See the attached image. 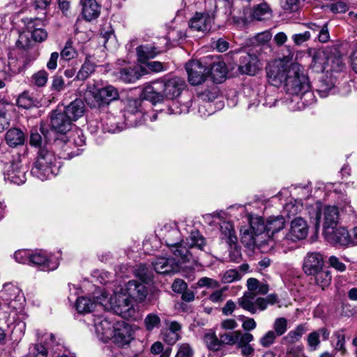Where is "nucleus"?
Instances as JSON below:
<instances>
[{"instance_id": "obj_1", "label": "nucleus", "mask_w": 357, "mask_h": 357, "mask_svg": "<svg viewBox=\"0 0 357 357\" xmlns=\"http://www.w3.org/2000/svg\"><path fill=\"white\" fill-rule=\"evenodd\" d=\"M188 248H181L171 251L172 257H158L152 262L155 272L160 274H169L179 272L186 263H196L199 255L195 250L204 251L206 241L203 235L197 230L192 231L189 236Z\"/></svg>"}, {"instance_id": "obj_2", "label": "nucleus", "mask_w": 357, "mask_h": 357, "mask_svg": "<svg viewBox=\"0 0 357 357\" xmlns=\"http://www.w3.org/2000/svg\"><path fill=\"white\" fill-rule=\"evenodd\" d=\"M286 93L298 96V108L304 109L315 101L307 76L304 73L303 67L296 63H290L289 73L284 83Z\"/></svg>"}, {"instance_id": "obj_3", "label": "nucleus", "mask_w": 357, "mask_h": 357, "mask_svg": "<svg viewBox=\"0 0 357 357\" xmlns=\"http://www.w3.org/2000/svg\"><path fill=\"white\" fill-rule=\"evenodd\" d=\"M185 86L183 79L173 76L155 80L146 85L143 90L144 98L153 104L160 102L166 98L174 100L178 97Z\"/></svg>"}, {"instance_id": "obj_4", "label": "nucleus", "mask_w": 357, "mask_h": 357, "mask_svg": "<svg viewBox=\"0 0 357 357\" xmlns=\"http://www.w3.org/2000/svg\"><path fill=\"white\" fill-rule=\"evenodd\" d=\"M61 167L54 153L45 145L38 150V155L31 169L33 176L44 181L56 176Z\"/></svg>"}, {"instance_id": "obj_5", "label": "nucleus", "mask_w": 357, "mask_h": 357, "mask_svg": "<svg viewBox=\"0 0 357 357\" xmlns=\"http://www.w3.org/2000/svg\"><path fill=\"white\" fill-rule=\"evenodd\" d=\"M102 301H100V304L103 308L112 310L115 314L126 319L135 316V310L132 300L126 290L121 289V291L114 292L109 299L106 293H102Z\"/></svg>"}, {"instance_id": "obj_6", "label": "nucleus", "mask_w": 357, "mask_h": 357, "mask_svg": "<svg viewBox=\"0 0 357 357\" xmlns=\"http://www.w3.org/2000/svg\"><path fill=\"white\" fill-rule=\"evenodd\" d=\"M118 90L112 85L98 89L94 84H88L84 99L91 108H100L119 98Z\"/></svg>"}, {"instance_id": "obj_7", "label": "nucleus", "mask_w": 357, "mask_h": 357, "mask_svg": "<svg viewBox=\"0 0 357 357\" xmlns=\"http://www.w3.org/2000/svg\"><path fill=\"white\" fill-rule=\"evenodd\" d=\"M265 227L261 217L249 218V226L241 229L242 243L247 248L253 249L255 246L265 241Z\"/></svg>"}, {"instance_id": "obj_8", "label": "nucleus", "mask_w": 357, "mask_h": 357, "mask_svg": "<svg viewBox=\"0 0 357 357\" xmlns=\"http://www.w3.org/2000/svg\"><path fill=\"white\" fill-rule=\"evenodd\" d=\"M243 3H237L243 6V10L239 15L233 16V20L237 24L247 26L254 22L265 21L272 17V10L266 3L255 5L252 8H248Z\"/></svg>"}, {"instance_id": "obj_9", "label": "nucleus", "mask_w": 357, "mask_h": 357, "mask_svg": "<svg viewBox=\"0 0 357 357\" xmlns=\"http://www.w3.org/2000/svg\"><path fill=\"white\" fill-rule=\"evenodd\" d=\"M309 214L311 219L314 220L316 229L319 226L322 218L324 230L335 228L339 219V210L337 206H323L320 202L316 203L315 207L309 211Z\"/></svg>"}, {"instance_id": "obj_10", "label": "nucleus", "mask_w": 357, "mask_h": 357, "mask_svg": "<svg viewBox=\"0 0 357 357\" xmlns=\"http://www.w3.org/2000/svg\"><path fill=\"white\" fill-rule=\"evenodd\" d=\"M290 60L289 56H284L268 64L266 70L268 82L271 85L278 87L284 83L290 68Z\"/></svg>"}, {"instance_id": "obj_11", "label": "nucleus", "mask_w": 357, "mask_h": 357, "mask_svg": "<svg viewBox=\"0 0 357 357\" xmlns=\"http://www.w3.org/2000/svg\"><path fill=\"white\" fill-rule=\"evenodd\" d=\"M185 69L188 76V82L194 86L204 83L209 75V66L204 61H190L186 63Z\"/></svg>"}, {"instance_id": "obj_12", "label": "nucleus", "mask_w": 357, "mask_h": 357, "mask_svg": "<svg viewBox=\"0 0 357 357\" xmlns=\"http://www.w3.org/2000/svg\"><path fill=\"white\" fill-rule=\"evenodd\" d=\"M335 62L336 66H332L329 69L334 71H340L344 67V64L340 58H328L324 51L317 50L314 51L312 56L311 67L313 70L317 73L324 72L327 70V67L329 65V62Z\"/></svg>"}, {"instance_id": "obj_13", "label": "nucleus", "mask_w": 357, "mask_h": 357, "mask_svg": "<svg viewBox=\"0 0 357 357\" xmlns=\"http://www.w3.org/2000/svg\"><path fill=\"white\" fill-rule=\"evenodd\" d=\"M260 282L254 278H250L247 280L248 291L245 292L243 296L238 299V303L243 310L250 312L251 314L257 312V307L255 304L256 292L258 289Z\"/></svg>"}, {"instance_id": "obj_14", "label": "nucleus", "mask_w": 357, "mask_h": 357, "mask_svg": "<svg viewBox=\"0 0 357 357\" xmlns=\"http://www.w3.org/2000/svg\"><path fill=\"white\" fill-rule=\"evenodd\" d=\"M116 322L109 315L95 316L93 323L96 332L103 342H107L114 336Z\"/></svg>"}, {"instance_id": "obj_15", "label": "nucleus", "mask_w": 357, "mask_h": 357, "mask_svg": "<svg viewBox=\"0 0 357 357\" xmlns=\"http://www.w3.org/2000/svg\"><path fill=\"white\" fill-rule=\"evenodd\" d=\"M141 100H134L129 102L127 110L124 114L125 122L130 127H137L146 121L145 115L142 111Z\"/></svg>"}, {"instance_id": "obj_16", "label": "nucleus", "mask_w": 357, "mask_h": 357, "mask_svg": "<svg viewBox=\"0 0 357 357\" xmlns=\"http://www.w3.org/2000/svg\"><path fill=\"white\" fill-rule=\"evenodd\" d=\"M26 168L19 162H8L3 167V176L6 182L21 185L26 181Z\"/></svg>"}, {"instance_id": "obj_17", "label": "nucleus", "mask_w": 357, "mask_h": 357, "mask_svg": "<svg viewBox=\"0 0 357 357\" xmlns=\"http://www.w3.org/2000/svg\"><path fill=\"white\" fill-rule=\"evenodd\" d=\"M325 238L331 244L345 246L350 243L351 237L344 227H335L324 230Z\"/></svg>"}, {"instance_id": "obj_18", "label": "nucleus", "mask_w": 357, "mask_h": 357, "mask_svg": "<svg viewBox=\"0 0 357 357\" xmlns=\"http://www.w3.org/2000/svg\"><path fill=\"white\" fill-rule=\"evenodd\" d=\"M213 20V18L202 12H196L189 20L188 26L192 31L205 33L211 30Z\"/></svg>"}, {"instance_id": "obj_19", "label": "nucleus", "mask_w": 357, "mask_h": 357, "mask_svg": "<svg viewBox=\"0 0 357 357\" xmlns=\"http://www.w3.org/2000/svg\"><path fill=\"white\" fill-rule=\"evenodd\" d=\"M324 268V258L320 252H307L303 260V269L305 274L311 275Z\"/></svg>"}, {"instance_id": "obj_20", "label": "nucleus", "mask_w": 357, "mask_h": 357, "mask_svg": "<svg viewBox=\"0 0 357 357\" xmlns=\"http://www.w3.org/2000/svg\"><path fill=\"white\" fill-rule=\"evenodd\" d=\"M307 234L308 225L306 221L301 217H297L291 222L290 231L287 238L296 241L305 238Z\"/></svg>"}, {"instance_id": "obj_21", "label": "nucleus", "mask_w": 357, "mask_h": 357, "mask_svg": "<svg viewBox=\"0 0 357 357\" xmlns=\"http://www.w3.org/2000/svg\"><path fill=\"white\" fill-rule=\"evenodd\" d=\"M112 339L119 346L129 344L132 339L131 327L124 321L116 322L114 336H112Z\"/></svg>"}, {"instance_id": "obj_22", "label": "nucleus", "mask_w": 357, "mask_h": 357, "mask_svg": "<svg viewBox=\"0 0 357 357\" xmlns=\"http://www.w3.org/2000/svg\"><path fill=\"white\" fill-rule=\"evenodd\" d=\"M51 125L55 132L65 134L71 129L72 121L64 112L55 110L51 114Z\"/></svg>"}, {"instance_id": "obj_23", "label": "nucleus", "mask_w": 357, "mask_h": 357, "mask_svg": "<svg viewBox=\"0 0 357 357\" xmlns=\"http://www.w3.org/2000/svg\"><path fill=\"white\" fill-rule=\"evenodd\" d=\"M0 298L10 307L15 309L17 307L15 303L21 301L22 296L21 295L20 289L15 285L10 283L5 284L2 290L0 291Z\"/></svg>"}, {"instance_id": "obj_24", "label": "nucleus", "mask_w": 357, "mask_h": 357, "mask_svg": "<svg viewBox=\"0 0 357 357\" xmlns=\"http://www.w3.org/2000/svg\"><path fill=\"white\" fill-rule=\"evenodd\" d=\"M260 69V63L257 56L245 54L241 57L238 70L241 74L254 75Z\"/></svg>"}, {"instance_id": "obj_25", "label": "nucleus", "mask_w": 357, "mask_h": 357, "mask_svg": "<svg viewBox=\"0 0 357 357\" xmlns=\"http://www.w3.org/2000/svg\"><path fill=\"white\" fill-rule=\"evenodd\" d=\"M164 236L163 239L167 245V246L170 249L171 251L174 249L181 248H187L184 245V243L181 241V236L179 230L176 228H172L169 229V226H165L164 227ZM188 242H190L189 241V238L187 239ZM188 245V243H186Z\"/></svg>"}, {"instance_id": "obj_26", "label": "nucleus", "mask_w": 357, "mask_h": 357, "mask_svg": "<svg viewBox=\"0 0 357 357\" xmlns=\"http://www.w3.org/2000/svg\"><path fill=\"white\" fill-rule=\"evenodd\" d=\"M144 68L139 66L126 67L119 69L116 73V76L119 80L132 83L139 79L144 73Z\"/></svg>"}, {"instance_id": "obj_27", "label": "nucleus", "mask_w": 357, "mask_h": 357, "mask_svg": "<svg viewBox=\"0 0 357 357\" xmlns=\"http://www.w3.org/2000/svg\"><path fill=\"white\" fill-rule=\"evenodd\" d=\"M30 265L38 266L44 271H53L59 266L58 261L49 259L41 252L31 253Z\"/></svg>"}, {"instance_id": "obj_28", "label": "nucleus", "mask_w": 357, "mask_h": 357, "mask_svg": "<svg viewBox=\"0 0 357 357\" xmlns=\"http://www.w3.org/2000/svg\"><path fill=\"white\" fill-rule=\"evenodd\" d=\"M126 291L132 298L139 302L144 300L148 294V290L144 284L137 280H130L127 283Z\"/></svg>"}, {"instance_id": "obj_29", "label": "nucleus", "mask_w": 357, "mask_h": 357, "mask_svg": "<svg viewBox=\"0 0 357 357\" xmlns=\"http://www.w3.org/2000/svg\"><path fill=\"white\" fill-rule=\"evenodd\" d=\"M137 59L142 63H146L149 59L155 58L162 52L158 47L146 44L138 46L136 48Z\"/></svg>"}, {"instance_id": "obj_30", "label": "nucleus", "mask_w": 357, "mask_h": 357, "mask_svg": "<svg viewBox=\"0 0 357 357\" xmlns=\"http://www.w3.org/2000/svg\"><path fill=\"white\" fill-rule=\"evenodd\" d=\"M102 301V297H97L96 301H94L91 298L86 296L79 297L75 303V307L79 313H89L91 312L96 307L100 305V301Z\"/></svg>"}, {"instance_id": "obj_31", "label": "nucleus", "mask_w": 357, "mask_h": 357, "mask_svg": "<svg viewBox=\"0 0 357 357\" xmlns=\"http://www.w3.org/2000/svg\"><path fill=\"white\" fill-rule=\"evenodd\" d=\"M84 107L83 101L77 98L66 106L63 112L71 121H75L83 116Z\"/></svg>"}, {"instance_id": "obj_32", "label": "nucleus", "mask_w": 357, "mask_h": 357, "mask_svg": "<svg viewBox=\"0 0 357 357\" xmlns=\"http://www.w3.org/2000/svg\"><path fill=\"white\" fill-rule=\"evenodd\" d=\"M40 130L43 137L38 132L37 130H32L30 135V144L39 149L45 145L47 146V143L51 141L50 132L42 126Z\"/></svg>"}, {"instance_id": "obj_33", "label": "nucleus", "mask_w": 357, "mask_h": 357, "mask_svg": "<svg viewBox=\"0 0 357 357\" xmlns=\"http://www.w3.org/2000/svg\"><path fill=\"white\" fill-rule=\"evenodd\" d=\"M82 15L87 21L97 18L100 13V7L96 0H82Z\"/></svg>"}, {"instance_id": "obj_34", "label": "nucleus", "mask_w": 357, "mask_h": 357, "mask_svg": "<svg viewBox=\"0 0 357 357\" xmlns=\"http://www.w3.org/2000/svg\"><path fill=\"white\" fill-rule=\"evenodd\" d=\"M285 220L282 216L270 217L267 220L265 227L264 237L266 236H273L275 233L282 229L284 227Z\"/></svg>"}, {"instance_id": "obj_35", "label": "nucleus", "mask_w": 357, "mask_h": 357, "mask_svg": "<svg viewBox=\"0 0 357 357\" xmlns=\"http://www.w3.org/2000/svg\"><path fill=\"white\" fill-rule=\"evenodd\" d=\"M96 67V65L94 59L91 55H87L81 68L77 73L75 79L81 81L86 80L95 71Z\"/></svg>"}, {"instance_id": "obj_36", "label": "nucleus", "mask_w": 357, "mask_h": 357, "mask_svg": "<svg viewBox=\"0 0 357 357\" xmlns=\"http://www.w3.org/2000/svg\"><path fill=\"white\" fill-rule=\"evenodd\" d=\"M25 137L24 132L18 128H11L6 134V143L10 147H16L22 145L24 142Z\"/></svg>"}, {"instance_id": "obj_37", "label": "nucleus", "mask_w": 357, "mask_h": 357, "mask_svg": "<svg viewBox=\"0 0 357 357\" xmlns=\"http://www.w3.org/2000/svg\"><path fill=\"white\" fill-rule=\"evenodd\" d=\"M307 331L306 324H300L292 331H290L287 335L283 337L282 342L284 344H294L298 342L303 335Z\"/></svg>"}, {"instance_id": "obj_38", "label": "nucleus", "mask_w": 357, "mask_h": 357, "mask_svg": "<svg viewBox=\"0 0 357 357\" xmlns=\"http://www.w3.org/2000/svg\"><path fill=\"white\" fill-rule=\"evenodd\" d=\"M311 275L314 276L316 284L321 287L322 289L328 287L331 282V273L327 268H322Z\"/></svg>"}, {"instance_id": "obj_39", "label": "nucleus", "mask_w": 357, "mask_h": 357, "mask_svg": "<svg viewBox=\"0 0 357 357\" xmlns=\"http://www.w3.org/2000/svg\"><path fill=\"white\" fill-rule=\"evenodd\" d=\"M208 66L209 74L212 75L213 79L215 82H222L227 74L225 63L222 61H218Z\"/></svg>"}, {"instance_id": "obj_40", "label": "nucleus", "mask_w": 357, "mask_h": 357, "mask_svg": "<svg viewBox=\"0 0 357 357\" xmlns=\"http://www.w3.org/2000/svg\"><path fill=\"white\" fill-rule=\"evenodd\" d=\"M220 232L222 238H224L229 244L235 243L237 238L235 235L234 227L229 222H222L220 224Z\"/></svg>"}, {"instance_id": "obj_41", "label": "nucleus", "mask_w": 357, "mask_h": 357, "mask_svg": "<svg viewBox=\"0 0 357 357\" xmlns=\"http://www.w3.org/2000/svg\"><path fill=\"white\" fill-rule=\"evenodd\" d=\"M279 303V298L277 294H271L265 298L258 297L255 301L257 310L264 311L267 308L268 305H275Z\"/></svg>"}, {"instance_id": "obj_42", "label": "nucleus", "mask_w": 357, "mask_h": 357, "mask_svg": "<svg viewBox=\"0 0 357 357\" xmlns=\"http://www.w3.org/2000/svg\"><path fill=\"white\" fill-rule=\"evenodd\" d=\"M204 342L211 351H217L222 348L220 339L213 332L206 333L204 337Z\"/></svg>"}, {"instance_id": "obj_43", "label": "nucleus", "mask_w": 357, "mask_h": 357, "mask_svg": "<svg viewBox=\"0 0 357 357\" xmlns=\"http://www.w3.org/2000/svg\"><path fill=\"white\" fill-rule=\"evenodd\" d=\"M71 144L66 143L62 146V151L59 153V158L64 160H70L75 156L79 155L82 153V150L79 148L73 149Z\"/></svg>"}, {"instance_id": "obj_44", "label": "nucleus", "mask_w": 357, "mask_h": 357, "mask_svg": "<svg viewBox=\"0 0 357 357\" xmlns=\"http://www.w3.org/2000/svg\"><path fill=\"white\" fill-rule=\"evenodd\" d=\"M161 324V319L155 313L148 314L144 320V324L147 331L151 332L155 328H158Z\"/></svg>"}, {"instance_id": "obj_45", "label": "nucleus", "mask_w": 357, "mask_h": 357, "mask_svg": "<svg viewBox=\"0 0 357 357\" xmlns=\"http://www.w3.org/2000/svg\"><path fill=\"white\" fill-rule=\"evenodd\" d=\"M77 56V52L73 47V42L68 40L61 52V58L65 61H70Z\"/></svg>"}, {"instance_id": "obj_46", "label": "nucleus", "mask_w": 357, "mask_h": 357, "mask_svg": "<svg viewBox=\"0 0 357 357\" xmlns=\"http://www.w3.org/2000/svg\"><path fill=\"white\" fill-rule=\"evenodd\" d=\"M27 356L29 357H48L46 348L40 344H31Z\"/></svg>"}, {"instance_id": "obj_47", "label": "nucleus", "mask_w": 357, "mask_h": 357, "mask_svg": "<svg viewBox=\"0 0 357 357\" xmlns=\"http://www.w3.org/2000/svg\"><path fill=\"white\" fill-rule=\"evenodd\" d=\"M334 86V82L331 79L328 80L327 79H322L320 80V84L317 91L321 97L325 98L328 96L330 91L333 89Z\"/></svg>"}, {"instance_id": "obj_48", "label": "nucleus", "mask_w": 357, "mask_h": 357, "mask_svg": "<svg viewBox=\"0 0 357 357\" xmlns=\"http://www.w3.org/2000/svg\"><path fill=\"white\" fill-rule=\"evenodd\" d=\"M274 332L277 336H281L287 330V320L284 317L277 318L273 323Z\"/></svg>"}, {"instance_id": "obj_49", "label": "nucleus", "mask_w": 357, "mask_h": 357, "mask_svg": "<svg viewBox=\"0 0 357 357\" xmlns=\"http://www.w3.org/2000/svg\"><path fill=\"white\" fill-rule=\"evenodd\" d=\"M238 331L220 334L219 336L221 341V345L222 346L223 344L228 345H234L236 344L238 341Z\"/></svg>"}, {"instance_id": "obj_50", "label": "nucleus", "mask_w": 357, "mask_h": 357, "mask_svg": "<svg viewBox=\"0 0 357 357\" xmlns=\"http://www.w3.org/2000/svg\"><path fill=\"white\" fill-rule=\"evenodd\" d=\"M242 278L241 274L236 269L227 270L222 277L223 283H231L234 281L240 280Z\"/></svg>"}, {"instance_id": "obj_51", "label": "nucleus", "mask_w": 357, "mask_h": 357, "mask_svg": "<svg viewBox=\"0 0 357 357\" xmlns=\"http://www.w3.org/2000/svg\"><path fill=\"white\" fill-rule=\"evenodd\" d=\"M14 258L20 264H26L30 265L31 252L26 250H20L15 252Z\"/></svg>"}, {"instance_id": "obj_52", "label": "nucleus", "mask_w": 357, "mask_h": 357, "mask_svg": "<svg viewBox=\"0 0 357 357\" xmlns=\"http://www.w3.org/2000/svg\"><path fill=\"white\" fill-rule=\"evenodd\" d=\"M48 79V73L45 70H41L34 73L32 76V82L37 86L41 87L46 84Z\"/></svg>"}, {"instance_id": "obj_53", "label": "nucleus", "mask_w": 357, "mask_h": 357, "mask_svg": "<svg viewBox=\"0 0 357 357\" xmlns=\"http://www.w3.org/2000/svg\"><path fill=\"white\" fill-rule=\"evenodd\" d=\"M197 285L201 288L206 287L208 289H218L220 287V283L214 279L203 277L199 279L197 282Z\"/></svg>"}, {"instance_id": "obj_54", "label": "nucleus", "mask_w": 357, "mask_h": 357, "mask_svg": "<svg viewBox=\"0 0 357 357\" xmlns=\"http://www.w3.org/2000/svg\"><path fill=\"white\" fill-rule=\"evenodd\" d=\"M29 27L33 28V30L31 31V37L33 40L41 43L47 39V32L44 29L35 28L33 25L31 26V23Z\"/></svg>"}, {"instance_id": "obj_55", "label": "nucleus", "mask_w": 357, "mask_h": 357, "mask_svg": "<svg viewBox=\"0 0 357 357\" xmlns=\"http://www.w3.org/2000/svg\"><path fill=\"white\" fill-rule=\"evenodd\" d=\"M17 104L18 107L27 109L33 105V100L28 93L25 92L19 96Z\"/></svg>"}, {"instance_id": "obj_56", "label": "nucleus", "mask_w": 357, "mask_h": 357, "mask_svg": "<svg viewBox=\"0 0 357 357\" xmlns=\"http://www.w3.org/2000/svg\"><path fill=\"white\" fill-rule=\"evenodd\" d=\"M276 337L273 331H269L260 338L259 343L264 347H268L274 343Z\"/></svg>"}, {"instance_id": "obj_57", "label": "nucleus", "mask_w": 357, "mask_h": 357, "mask_svg": "<svg viewBox=\"0 0 357 357\" xmlns=\"http://www.w3.org/2000/svg\"><path fill=\"white\" fill-rule=\"evenodd\" d=\"M216 9V0H205L204 10V12H202L204 15H208L214 19Z\"/></svg>"}, {"instance_id": "obj_58", "label": "nucleus", "mask_w": 357, "mask_h": 357, "mask_svg": "<svg viewBox=\"0 0 357 357\" xmlns=\"http://www.w3.org/2000/svg\"><path fill=\"white\" fill-rule=\"evenodd\" d=\"M193 353L191 347L187 343H183L178 346V349L175 357H192Z\"/></svg>"}, {"instance_id": "obj_59", "label": "nucleus", "mask_w": 357, "mask_h": 357, "mask_svg": "<svg viewBox=\"0 0 357 357\" xmlns=\"http://www.w3.org/2000/svg\"><path fill=\"white\" fill-rule=\"evenodd\" d=\"M302 208V204L295 201L294 203L289 202L284 206V210L287 213V215L291 218L296 215Z\"/></svg>"}, {"instance_id": "obj_60", "label": "nucleus", "mask_w": 357, "mask_h": 357, "mask_svg": "<svg viewBox=\"0 0 357 357\" xmlns=\"http://www.w3.org/2000/svg\"><path fill=\"white\" fill-rule=\"evenodd\" d=\"M238 341L236 342L237 347L243 345H249L254 340L253 335L250 333H241L238 331Z\"/></svg>"}, {"instance_id": "obj_61", "label": "nucleus", "mask_w": 357, "mask_h": 357, "mask_svg": "<svg viewBox=\"0 0 357 357\" xmlns=\"http://www.w3.org/2000/svg\"><path fill=\"white\" fill-rule=\"evenodd\" d=\"M335 335L337 338V343L335 345V349L344 353L345 351L344 343H345V335L343 330H340L335 332Z\"/></svg>"}, {"instance_id": "obj_62", "label": "nucleus", "mask_w": 357, "mask_h": 357, "mask_svg": "<svg viewBox=\"0 0 357 357\" xmlns=\"http://www.w3.org/2000/svg\"><path fill=\"white\" fill-rule=\"evenodd\" d=\"M136 275L137 277L140 278V280L143 282L151 278V275L149 273V268L146 264H140L137 270Z\"/></svg>"}, {"instance_id": "obj_63", "label": "nucleus", "mask_w": 357, "mask_h": 357, "mask_svg": "<svg viewBox=\"0 0 357 357\" xmlns=\"http://www.w3.org/2000/svg\"><path fill=\"white\" fill-rule=\"evenodd\" d=\"M328 263L331 267L337 271L343 272L346 270V265L335 256H331L328 259Z\"/></svg>"}, {"instance_id": "obj_64", "label": "nucleus", "mask_w": 357, "mask_h": 357, "mask_svg": "<svg viewBox=\"0 0 357 357\" xmlns=\"http://www.w3.org/2000/svg\"><path fill=\"white\" fill-rule=\"evenodd\" d=\"M73 144L76 148L82 146L85 144V137L82 130H77L73 132Z\"/></svg>"}]
</instances>
